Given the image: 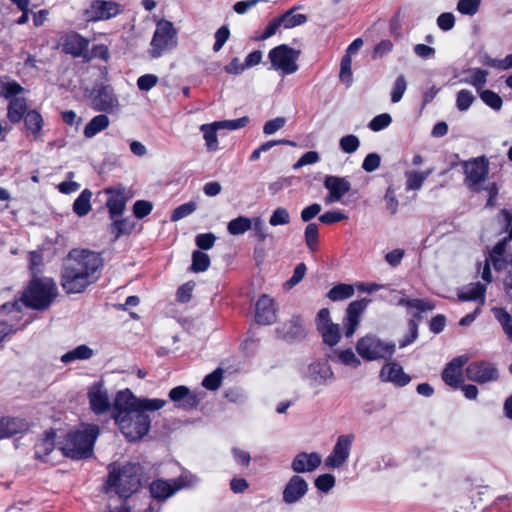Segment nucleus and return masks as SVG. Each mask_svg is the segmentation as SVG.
I'll return each instance as SVG.
<instances>
[{
    "label": "nucleus",
    "mask_w": 512,
    "mask_h": 512,
    "mask_svg": "<svg viewBox=\"0 0 512 512\" xmlns=\"http://www.w3.org/2000/svg\"><path fill=\"white\" fill-rule=\"evenodd\" d=\"M277 319L275 301L268 294H262L255 304V321L260 325H271Z\"/></svg>",
    "instance_id": "a211bd4d"
},
{
    "label": "nucleus",
    "mask_w": 512,
    "mask_h": 512,
    "mask_svg": "<svg viewBox=\"0 0 512 512\" xmlns=\"http://www.w3.org/2000/svg\"><path fill=\"white\" fill-rule=\"evenodd\" d=\"M167 401L163 399L139 398L138 412L147 414L148 411H157L166 405Z\"/></svg>",
    "instance_id": "8fccbe9b"
},
{
    "label": "nucleus",
    "mask_w": 512,
    "mask_h": 512,
    "mask_svg": "<svg viewBox=\"0 0 512 512\" xmlns=\"http://www.w3.org/2000/svg\"><path fill=\"white\" fill-rule=\"evenodd\" d=\"M106 484L109 488L114 489L119 497L129 498L141 486L139 465L127 463L119 468L109 470Z\"/></svg>",
    "instance_id": "20e7f679"
},
{
    "label": "nucleus",
    "mask_w": 512,
    "mask_h": 512,
    "mask_svg": "<svg viewBox=\"0 0 512 512\" xmlns=\"http://www.w3.org/2000/svg\"><path fill=\"white\" fill-rule=\"evenodd\" d=\"M400 305L408 308H414L418 312L414 314L413 318L408 321L409 335L405 336L399 342L400 348H404L413 343L418 338V321L422 319L421 312L431 311L435 308V305L429 301L423 299H401Z\"/></svg>",
    "instance_id": "9b49d317"
},
{
    "label": "nucleus",
    "mask_w": 512,
    "mask_h": 512,
    "mask_svg": "<svg viewBox=\"0 0 512 512\" xmlns=\"http://www.w3.org/2000/svg\"><path fill=\"white\" fill-rule=\"evenodd\" d=\"M356 351L366 361L390 360L395 354L396 346L392 342L367 334L357 341Z\"/></svg>",
    "instance_id": "39448f33"
},
{
    "label": "nucleus",
    "mask_w": 512,
    "mask_h": 512,
    "mask_svg": "<svg viewBox=\"0 0 512 512\" xmlns=\"http://www.w3.org/2000/svg\"><path fill=\"white\" fill-rule=\"evenodd\" d=\"M510 240L505 237L497 242L489 253L488 258L496 272H502L505 267L510 265L512 253H507V245Z\"/></svg>",
    "instance_id": "7c9ffc66"
},
{
    "label": "nucleus",
    "mask_w": 512,
    "mask_h": 512,
    "mask_svg": "<svg viewBox=\"0 0 512 512\" xmlns=\"http://www.w3.org/2000/svg\"><path fill=\"white\" fill-rule=\"evenodd\" d=\"M110 225V232L114 235V239L120 238L122 235H129L134 229V224L131 223L127 218L123 219H112Z\"/></svg>",
    "instance_id": "de8ad7c7"
},
{
    "label": "nucleus",
    "mask_w": 512,
    "mask_h": 512,
    "mask_svg": "<svg viewBox=\"0 0 512 512\" xmlns=\"http://www.w3.org/2000/svg\"><path fill=\"white\" fill-rule=\"evenodd\" d=\"M354 294V287L350 284L340 283L332 287L327 293V297L332 301L348 299Z\"/></svg>",
    "instance_id": "c03bdc74"
},
{
    "label": "nucleus",
    "mask_w": 512,
    "mask_h": 512,
    "mask_svg": "<svg viewBox=\"0 0 512 512\" xmlns=\"http://www.w3.org/2000/svg\"><path fill=\"white\" fill-rule=\"evenodd\" d=\"M339 146L343 152L352 154L358 150L360 140L356 135L348 134L340 139Z\"/></svg>",
    "instance_id": "6e6d98bb"
},
{
    "label": "nucleus",
    "mask_w": 512,
    "mask_h": 512,
    "mask_svg": "<svg viewBox=\"0 0 512 512\" xmlns=\"http://www.w3.org/2000/svg\"><path fill=\"white\" fill-rule=\"evenodd\" d=\"M467 72L470 73V76L461 79L460 82L472 85L477 92H480L487 83L489 72L481 68L468 69Z\"/></svg>",
    "instance_id": "c9c22d12"
},
{
    "label": "nucleus",
    "mask_w": 512,
    "mask_h": 512,
    "mask_svg": "<svg viewBox=\"0 0 512 512\" xmlns=\"http://www.w3.org/2000/svg\"><path fill=\"white\" fill-rule=\"evenodd\" d=\"M466 376L477 383L496 381L499 377L498 370L493 363L488 361H474L466 367Z\"/></svg>",
    "instance_id": "2eb2a0df"
},
{
    "label": "nucleus",
    "mask_w": 512,
    "mask_h": 512,
    "mask_svg": "<svg viewBox=\"0 0 512 512\" xmlns=\"http://www.w3.org/2000/svg\"><path fill=\"white\" fill-rule=\"evenodd\" d=\"M321 464V457L318 453H298L291 462V469L297 473H306L316 470Z\"/></svg>",
    "instance_id": "c85d7f7f"
},
{
    "label": "nucleus",
    "mask_w": 512,
    "mask_h": 512,
    "mask_svg": "<svg viewBox=\"0 0 512 512\" xmlns=\"http://www.w3.org/2000/svg\"><path fill=\"white\" fill-rule=\"evenodd\" d=\"M168 397L177 408L183 410L196 409L200 404L199 396L187 386L179 385L169 391Z\"/></svg>",
    "instance_id": "f3484780"
},
{
    "label": "nucleus",
    "mask_w": 512,
    "mask_h": 512,
    "mask_svg": "<svg viewBox=\"0 0 512 512\" xmlns=\"http://www.w3.org/2000/svg\"><path fill=\"white\" fill-rule=\"evenodd\" d=\"M28 111L26 99L24 97H14L9 100L7 118L12 124H17Z\"/></svg>",
    "instance_id": "2f4dec72"
},
{
    "label": "nucleus",
    "mask_w": 512,
    "mask_h": 512,
    "mask_svg": "<svg viewBox=\"0 0 512 512\" xmlns=\"http://www.w3.org/2000/svg\"><path fill=\"white\" fill-rule=\"evenodd\" d=\"M25 91L24 87H22L16 80L10 79L9 76H1L0 77V96L6 99H12L17 97V95L23 93Z\"/></svg>",
    "instance_id": "473e14b6"
},
{
    "label": "nucleus",
    "mask_w": 512,
    "mask_h": 512,
    "mask_svg": "<svg viewBox=\"0 0 512 512\" xmlns=\"http://www.w3.org/2000/svg\"><path fill=\"white\" fill-rule=\"evenodd\" d=\"M475 101L474 95L467 89H462L456 95V107L460 111H466Z\"/></svg>",
    "instance_id": "4d7b16f0"
},
{
    "label": "nucleus",
    "mask_w": 512,
    "mask_h": 512,
    "mask_svg": "<svg viewBox=\"0 0 512 512\" xmlns=\"http://www.w3.org/2000/svg\"><path fill=\"white\" fill-rule=\"evenodd\" d=\"M221 129L217 121L211 124H203L200 130L203 132L205 145L209 151H216L219 148L217 131Z\"/></svg>",
    "instance_id": "f704fd0d"
},
{
    "label": "nucleus",
    "mask_w": 512,
    "mask_h": 512,
    "mask_svg": "<svg viewBox=\"0 0 512 512\" xmlns=\"http://www.w3.org/2000/svg\"><path fill=\"white\" fill-rule=\"evenodd\" d=\"M306 271H307V267H306L305 263L301 262V263L297 264L293 271V275L291 276V278L288 279L284 283V285H283L284 289H286V290L292 289L295 285L300 283L302 281V279L304 278Z\"/></svg>",
    "instance_id": "13d9d810"
},
{
    "label": "nucleus",
    "mask_w": 512,
    "mask_h": 512,
    "mask_svg": "<svg viewBox=\"0 0 512 512\" xmlns=\"http://www.w3.org/2000/svg\"><path fill=\"white\" fill-rule=\"evenodd\" d=\"M478 93H479V97L481 98V100L487 106H489L490 108H492L493 110H496V111L501 109V107L503 105V100L499 94H497L496 92L489 90V89L481 90Z\"/></svg>",
    "instance_id": "603ef678"
},
{
    "label": "nucleus",
    "mask_w": 512,
    "mask_h": 512,
    "mask_svg": "<svg viewBox=\"0 0 512 512\" xmlns=\"http://www.w3.org/2000/svg\"><path fill=\"white\" fill-rule=\"evenodd\" d=\"M430 170L428 171H408L406 172V190H419L424 181L430 174Z\"/></svg>",
    "instance_id": "49530a36"
},
{
    "label": "nucleus",
    "mask_w": 512,
    "mask_h": 512,
    "mask_svg": "<svg viewBox=\"0 0 512 512\" xmlns=\"http://www.w3.org/2000/svg\"><path fill=\"white\" fill-rule=\"evenodd\" d=\"M392 122V117L388 113H383L375 116L369 123L368 127L374 131L378 132L386 127H388Z\"/></svg>",
    "instance_id": "338daca9"
},
{
    "label": "nucleus",
    "mask_w": 512,
    "mask_h": 512,
    "mask_svg": "<svg viewBox=\"0 0 512 512\" xmlns=\"http://www.w3.org/2000/svg\"><path fill=\"white\" fill-rule=\"evenodd\" d=\"M109 118L105 114H100L93 117L84 128V136L92 138L99 132L103 131L109 126Z\"/></svg>",
    "instance_id": "e433bc0d"
},
{
    "label": "nucleus",
    "mask_w": 512,
    "mask_h": 512,
    "mask_svg": "<svg viewBox=\"0 0 512 512\" xmlns=\"http://www.w3.org/2000/svg\"><path fill=\"white\" fill-rule=\"evenodd\" d=\"M92 192L84 189L73 203V211L79 217L86 216L91 211Z\"/></svg>",
    "instance_id": "ea45409f"
},
{
    "label": "nucleus",
    "mask_w": 512,
    "mask_h": 512,
    "mask_svg": "<svg viewBox=\"0 0 512 512\" xmlns=\"http://www.w3.org/2000/svg\"><path fill=\"white\" fill-rule=\"evenodd\" d=\"M502 271L505 272L502 279L503 291L508 301L512 303V256L510 257V265L505 267Z\"/></svg>",
    "instance_id": "774afa93"
},
{
    "label": "nucleus",
    "mask_w": 512,
    "mask_h": 512,
    "mask_svg": "<svg viewBox=\"0 0 512 512\" xmlns=\"http://www.w3.org/2000/svg\"><path fill=\"white\" fill-rule=\"evenodd\" d=\"M89 44V39L76 31H69L60 38L62 52L71 55L73 58L84 60Z\"/></svg>",
    "instance_id": "4468645a"
},
{
    "label": "nucleus",
    "mask_w": 512,
    "mask_h": 512,
    "mask_svg": "<svg viewBox=\"0 0 512 512\" xmlns=\"http://www.w3.org/2000/svg\"><path fill=\"white\" fill-rule=\"evenodd\" d=\"M121 12V4L114 0H92L83 11V18L86 22L95 23L114 18Z\"/></svg>",
    "instance_id": "9d476101"
},
{
    "label": "nucleus",
    "mask_w": 512,
    "mask_h": 512,
    "mask_svg": "<svg viewBox=\"0 0 512 512\" xmlns=\"http://www.w3.org/2000/svg\"><path fill=\"white\" fill-rule=\"evenodd\" d=\"M211 260L208 254L195 250L192 253V264L190 270L195 273L205 272L210 267Z\"/></svg>",
    "instance_id": "a18cd8bd"
},
{
    "label": "nucleus",
    "mask_w": 512,
    "mask_h": 512,
    "mask_svg": "<svg viewBox=\"0 0 512 512\" xmlns=\"http://www.w3.org/2000/svg\"><path fill=\"white\" fill-rule=\"evenodd\" d=\"M90 409L96 415H102L110 410L112 411V404L110 403L108 392L103 389L101 382L94 383L87 393Z\"/></svg>",
    "instance_id": "dca6fc26"
},
{
    "label": "nucleus",
    "mask_w": 512,
    "mask_h": 512,
    "mask_svg": "<svg viewBox=\"0 0 512 512\" xmlns=\"http://www.w3.org/2000/svg\"><path fill=\"white\" fill-rule=\"evenodd\" d=\"M137 398L130 389L126 388L116 393L113 404H112V418L114 421H118L129 413L138 412Z\"/></svg>",
    "instance_id": "ddd939ff"
},
{
    "label": "nucleus",
    "mask_w": 512,
    "mask_h": 512,
    "mask_svg": "<svg viewBox=\"0 0 512 512\" xmlns=\"http://www.w3.org/2000/svg\"><path fill=\"white\" fill-rule=\"evenodd\" d=\"M352 440V435L339 436L331 454L326 459V465L334 468L342 466L349 457Z\"/></svg>",
    "instance_id": "b1692460"
},
{
    "label": "nucleus",
    "mask_w": 512,
    "mask_h": 512,
    "mask_svg": "<svg viewBox=\"0 0 512 512\" xmlns=\"http://www.w3.org/2000/svg\"><path fill=\"white\" fill-rule=\"evenodd\" d=\"M465 364L463 357H456L452 359L443 369L441 377L444 383L454 389L461 386L462 380V367Z\"/></svg>",
    "instance_id": "c756f323"
},
{
    "label": "nucleus",
    "mask_w": 512,
    "mask_h": 512,
    "mask_svg": "<svg viewBox=\"0 0 512 512\" xmlns=\"http://www.w3.org/2000/svg\"><path fill=\"white\" fill-rule=\"evenodd\" d=\"M309 372L311 377L319 384L325 383L333 376V372L327 362H315L310 364Z\"/></svg>",
    "instance_id": "58836bf2"
},
{
    "label": "nucleus",
    "mask_w": 512,
    "mask_h": 512,
    "mask_svg": "<svg viewBox=\"0 0 512 512\" xmlns=\"http://www.w3.org/2000/svg\"><path fill=\"white\" fill-rule=\"evenodd\" d=\"M93 355V350L87 345H79L73 350L68 351L61 357L64 363H70L74 360H87Z\"/></svg>",
    "instance_id": "79ce46f5"
},
{
    "label": "nucleus",
    "mask_w": 512,
    "mask_h": 512,
    "mask_svg": "<svg viewBox=\"0 0 512 512\" xmlns=\"http://www.w3.org/2000/svg\"><path fill=\"white\" fill-rule=\"evenodd\" d=\"M26 419L12 416L0 417V440L10 438L16 434H22L29 430Z\"/></svg>",
    "instance_id": "cd10ccee"
},
{
    "label": "nucleus",
    "mask_w": 512,
    "mask_h": 512,
    "mask_svg": "<svg viewBox=\"0 0 512 512\" xmlns=\"http://www.w3.org/2000/svg\"><path fill=\"white\" fill-rule=\"evenodd\" d=\"M223 380V369L217 368L213 372L206 375L202 381V386L210 391L217 390Z\"/></svg>",
    "instance_id": "3c124183"
},
{
    "label": "nucleus",
    "mask_w": 512,
    "mask_h": 512,
    "mask_svg": "<svg viewBox=\"0 0 512 512\" xmlns=\"http://www.w3.org/2000/svg\"><path fill=\"white\" fill-rule=\"evenodd\" d=\"M57 296L58 288L53 278L32 275L19 300L29 309L43 311L51 306Z\"/></svg>",
    "instance_id": "f03ea898"
},
{
    "label": "nucleus",
    "mask_w": 512,
    "mask_h": 512,
    "mask_svg": "<svg viewBox=\"0 0 512 512\" xmlns=\"http://www.w3.org/2000/svg\"><path fill=\"white\" fill-rule=\"evenodd\" d=\"M324 187L328 190L325 203L331 204L340 201L351 189V183L340 176L328 175L324 179Z\"/></svg>",
    "instance_id": "aec40b11"
},
{
    "label": "nucleus",
    "mask_w": 512,
    "mask_h": 512,
    "mask_svg": "<svg viewBox=\"0 0 512 512\" xmlns=\"http://www.w3.org/2000/svg\"><path fill=\"white\" fill-rule=\"evenodd\" d=\"M379 378L382 382H389L397 387H404L411 381V377L404 372L398 362H387L380 370Z\"/></svg>",
    "instance_id": "4be33fe9"
},
{
    "label": "nucleus",
    "mask_w": 512,
    "mask_h": 512,
    "mask_svg": "<svg viewBox=\"0 0 512 512\" xmlns=\"http://www.w3.org/2000/svg\"><path fill=\"white\" fill-rule=\"evenodd\" d=\"M305 242L309 250L316 251L319 243V229L316 223H309L305 228Z\"/></svg>",
    "instance_id": "864d4df0"
},
{
    "label": "nucleus",
    "mask_w": 512,
    "mask_h": 512,
    "mask_svg": "<svg viewBox=\"0 0 512 512\" xmlns=\"http://www.w3.org/2000/svg\"><path fill=\"white\" fill-rule=\"evenodd\" d=\"M22 120H24L26 130L33 135L40 133L44 125L42 115L35 109L29 110Z\"/></svg>",
    "instance_id": "4c0bfd02"
},
{
    "label": "nucleus",
    "mask_w": 512,
    "mask_h": 512,
    "mask_svg": "<svg viewBox=\"0 0 512 512\" xmlns=\"http://www.w3.org/2000/svg\"><path fill=\"white\" fill-rule=\"evenodd\" d=\"M252 228V220L246 216H238L232 219L228 225L227 230L231 235H241Z\"/></svg>",
    "instance_id": "37998d69"
},
{
    "label": "nucleus",
    "mask_w": 512,
    "mask_h": 512,
    "mask_svg": "<svg viewBox=\"0 0 512 512\" xmlns=\"http://www.w3.org/2000/svg\"><path fill=\"white\" fill-rule=\"evenodd\" d=\"M300 6H293L283 14L279 16L282 27L285 29H291L300 25H303L307 22L308 18L305 14H295V11L299 9Z\"/></svg>",
    "instance_id": "72a5a7b5"
},
{
    "label": "nucleus",
    "mask_w": 512,
    "mask_h": 512,
    "mask_svg": "<svg viewBox=\"0 0 512 512\" xmlns=\"http://www.w3.org/2000/svg\"><path fill=\"white\" fill-rule=\"evenodd\" d=\"M299 53L287 44H281L272 48L268 57L273 69L281 70L284 74H292L298 70Z\"/></svg>",
    "instance_id": "1a4fd4ad"
},
{
    "label": "nucleus",
    "mask_w": 512,
    "mask_h": 512,
    "mask_svg": "<svg viewBox=\"0 0 512 512\" xmlns=\"http://www.w3.org/2000/svg\"><path fill=\"white\" fill-rule=\"evenodd\" d=\"M91 102L94 110L111 112L117 104V99L108 85L96 86L91 93Z\"/></svg>",
    "instance_id": "412c9836"
},
{
    "label": "nucleus",
    "mask_w": 512,
    "mask_h": 512,
    "mask_svg": "<svg viewBox=\"0 0 512 512\" xmlns=\"http://www.w3.org/2000/svg\"><path fill=\"white\" fill-rule=\"evenodd\" d=\"M177 46V30L168 20H160L151 40L149 54L152 58H159L165 52Z\"/></svg>",
    "instance_id": "423d86ee"
},
{
    "label": "nucleus",
    "mask_w": 512,
    "mask_h": 512,
    "mask_svg": "<svg viewBox=\"0 0 512 512\" xmlns=\"http://www.w3.org/2000/svg\"><path fill=\"white\" fill-rule=\"evenodd\" d=\"M464 169V184L467 188L474 192L483 191L482 183L487 179L489 174V161L485 156L472 158L462 162Z\"/></svg>",
    "instance_id": "6e6552de"
},
{
    "label": "nucleus",
    "mask_w": 512,
    "mask_h": 512,
    "mask_svg": "<svg viewBox=\"0 0 512 512\" xmlns=\"http://www.w3.org/2000/svg\"><path fill=\"white\" fill-rule=\"evenodd\" d=\"M485 293L486 286L478 282L474 284L471 288H469L467 291H462L458 293V299L462 302L480 300L481 303H484Z\"/></svg>",
    "instance_id": "a19ab883"
},
{
    "label": "nucleus",
    "mask_w": 512,
    "mask_h": 512,
    "mask_svg": "<svg viewBox=\"0 0 512 512\" xmlns=\"http://www.w3.org/2000/svg\"><path fill=\"white\" fill-rule=\"evenodd\" d=\"M127 441L136 442L148 434L151 428V418L141 412L129 413L115 422Z\"/></svg>",
    "instance_id": "0eeeda50"
},
{
    "label": "nucleus",
    "mask_w": 512,
    "mask_h": 512,
    "mask_svg": "<svg viewBox=\"0 0 512 512\" xmlns=\"http://www.w3.org/2000/svg\"><path fill=\"white\" fill-rule=\"evenodd\" d=\"M107 195L106 207L111 219H115L123 214L127 202L132 198L131 192L122 184L109 186L102 191Z\"/></svg>",
    "instance_id": "f8f14e48"
},
{
    "label": "nucleus",
    "mask_w": 512,
    "mask_h": 512,
    "mask_svg": "<svg viewBox=\"0 0 512 512\" xmlns=\"http://www.w3.org/2000/svg\"><path fill=\"white\" fill-rule=\"evenodd\" d=\"M318 331L322 335L323 342L330 347L335 346L340 341L341 335L337 324L326 325Z\"/></svg>",
    "instance_id": "09e8293b"
},
{
    "label": "nucleus",
    "mask_w": 512,
    "mask_h": 512,
    "mask_svg": "<svg viewBox=\"0 0 512 512\" xmlns=\"http://www.w3.org/2000/svg\"><path fill=\"white\" fill-rule=\"evenodd\" d=\"M104 267L102 253L88 249L69 252L61 273L60 283L67 294L82 293L98 281Z\"/></svg>",
    "instance_id": "f257e3e1"
},
{
    "label": "nucleus",
    "mask_w": 512,
    "mask_h": 512,
    "mask_svg": "<svg viewBox=\"0 0 512 512\" xmlns=\"http://www.w3.org/2000/svg\"><path fill=\"white\" fill-rule=\"evenodd\" d=\"M133 215L137 219H143L147 217L153 210V203L148 200H137L133 204Z\"/></svg>",
    "instance_id": "680f3d73"
},
{
    "label": "nucleus",
    "mask_w": 512,
    "mask_h": 512,
    "mask_svg": "<svg viewBox=\"0 0 512 512\" xmlns=\"http://www.w3.org/2000/svg\"><path fill=\"white\" fill-rule=\"evenodd\" d=\"M369 303V300L366 298L352 301L347 309H346V315L343 321L344 325V334L347 338L351 337L360 322L361 314L366 309L367 305Z\"/></svg>",
    "instance_id": "6ab92c4d"
},
{
    "label": "nucleus",
    "mask_w": 512,
    "mask_h": 512,
    "mask_svg": "<svg viewBox=\"0 0 512 512\" xmlns=\"http://www.w3.org/2000/svg\"><path fill=\"white\" fill-rule=\"evenodd\" d=\"M56 431L53 428L45 430L34 444V459L43 463L48 462V456L55 449Z\"/></svg>",
    "instance_id": "a878e982"
},
{
    "label": "nucleus",
    "mask_w": 512,
    "mask_h": 512,
    "mask_svg": "<svg viewBox=\"0 0 512 512\" xmlns=\"http://www.w3.org/2000/svg\"><path fill=\"white\" fill-rule=\"evenodd\" d=\"M183 487L184 483L182 482L181 478L173 480L172 482L158 479L150 484L149 491L153 498L162 501L174 495Z\"/></svg>",
    "instance_id": "bb28decb"
},
{
    "label": "nucleus",
    "mask_w": 512,
    "mask_h": 512,
    "mask_svg": "<svg viewBox=\"0 0 512 512\" xmlns=\"http://www.w3.org/2000/svg\"><path fill=\"white\" fill-rule=\"evenodd\" d=\"M351 57L349 55H344L341 59L340 63V79L347 86H350L352 83V70H351Z\"/></svg>",
    "instance_id": "e2e57ef3"
},
{
    "label": "nucleus",
    "mask_w": 512,
    "mask_h": 512,
    "mask_svg": "<svg viewBox=\"0 0 512 512\" xmlns=\"http://www.w3.org/2000/svg\"><path fill=\"white\" fill-rule=\"evenodd\" d=\"M99 433L100 429L95 424H86L83 429L72 430L65 435L60 450L72 460L88 459L94 453Z\"/></svg>",
    "instance_id": "7ed1b4c3"
},
{
    "label": "nucleus",
    "mask_w": 512,
    "mask_h": 512,
    "mask_svg": "<svg viewBox=\"0 0 512 512\" xmlns=\"http://www.w3.org/2000/svg\"><path fill=\"white\" fill-rule=\"evenodd\" d=\"M307 492V481L300 475H293L283 489L282 499L286 504H294L303 498Z\"/></svg>",
    "instance_id": "5701e85b"
},
{
    "label": "nucleus",
    "mask_w": 512,
    "mask_h": 512,
    "mask_svg": "<svg viewBox=\"0 0 512 512\" xmlns=\"http://www.w3.org/2000/svg\"><path fill=\"white\" fill-rule=\"evenodd\" d=\"M95 58H99L103 61H108L110 58L108 46L105 44H96V45H93L91 50H89V48H88L84 62L88 63Z\"/></svg>",
    "instance_id": "5fc2aeb1"
},
{
    "label": "nucleus",
    "mask_w": 512,
    "mask_h": 512,
    "mask_svg": "<svg viewBox=\"0 0 512 512\" xmlns=\"http://www.w3.org/2000/svg\"><path fill=\"white\" fill-rule=\"evenodd\" d=\"M315 487L324 493L329 492L335 485V477L332 474L325 473L319 475L314 481Z\"/></svg>",
    "instance_id": "69168bd1"
},
{
    "label": "nucleus",
    "mask_w": 512,
    "mask_h": 512,
    "mask_svg": "<svg viewBox=\"0 0 512 512\" xmlns=\"http://www.w3.org/2000/svg\"><path fill=\"white\" fill-rule=\"evenodd\" d=\"M276 334L287 342L303 339L306 336L305 328L300 316H293L290 320L277 327Z\"/></svg>",
    "instance_id": "393cba45"
},
{
    "label": "nucleus",
    "mask_w": 512,
    "mask_h": 512,
    "mask_svg": "<svg viewBox=\"0 0 512 512\" xmlns=\"http://www.w3.org/2000/svg\"><path fill=\"white\" fill-rule=\"evenodd\" d=\"M196 203L190 201L176 207L171 214V221H179L196 210Z\"/></svg>",
    "instance_id": "bf43d9fd"
},
{
    "label": "nucleus",
    "mask_w": 512,
    "mask_h": 512,
    "mask_svg": "<svg viewBox=\"0 0 512 512\" xmlns=\"http://www.w3.org/2000/svg\"><path fill=\"white\" fill-rule=\"evenodd\" d=\"M481 0H459L457 10L464 15H474L478 12Z\"/></svg>",
    "instance_id": "0e129e2a"
},
{
    "label": "nucleus",
    "mask_w": 512,
    "mask_h": 512,
    "mask_svg": "<svg viewBox=\"0 0 512 512\" xmlns=\"http://www.w3.org/2000/svg\"><path fill=\"white\" fill-rule=\"evenodd\" d=\"M406 88H407V82H406L404 75H399L396 78L393 88H392V91H391V101L393 103H398L402 99V97L406 91Z\"/></svg>",
    "instance_id": "052dcab7"
}]
</instances>
